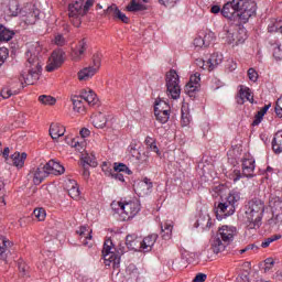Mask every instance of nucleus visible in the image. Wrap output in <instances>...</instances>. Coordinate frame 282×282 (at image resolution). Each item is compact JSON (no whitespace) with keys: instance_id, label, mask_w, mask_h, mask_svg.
<instances>
[{"instance_id":"1","label":"nucleus","mask_w":282,"mask_h":282,"mask_svg":"<svg viewBox=\"0 0 282 282\" xmlns=\"http://www.w3.org/2000/svg\"><path fill=\"white\" fill-rule=\"evenodd\" d=\"M41 44L35 42L29 45L28 51L25 52L26 63L25 69L22 70L20 75V82L25 83V85H35L41 78V59H39V55L41 54Z\"/></svg>"},{"instance_id":"2","label":"nucleus","mask_w":282,"mask_h":282,"mask_svg":"<svg viewBox=\"0 0 282 282\" xmlns=\"http://www.w3.org/2000/svg\"><path fill=\"white\" fill-rule=\"evenodd\" d=\"M263 213H265V203L261 198H253L248 202L246 206V217L248 221V228L254 230L261 228V219H263Z\"/></svg>"},{"instance_id":"3","label":"nucleus","mask_w":282,"mask_h":282,"mask_svg":"<svg viewBox=\"0 0 282 282\" xmlns=\"http://www.w3.org/2000/svg\"><path fill=\"white\" fill-rule=\"evenodd\" d=\"M237 235V228L228 225H224L218 229L216 237L212 239V250L215 254L224 252L226 246L231 243Z\"/></svg>"},{"instance_id":"4","label":"nucleus","mask_w":282,"mask_h":282,"mask_svg":"<svg viewBox=\"0 0 282 282\" xmlns=\"http://www.w3.org/2000/svg\"><path fill=\"white\" fill-rule=\"evenodd\" d=\"M165 87L167 96H171L173 100H178L182 88L180 87V75L175 69H171L165 75Z\"/></svg>"},{"instance_id":"5","label":"nucleus","mask_w":282,"mask_h":282,"mask_svg":"<svg viewBox=\"0 0 282 282\" xmlns=\"http://www.w3.org/2000/svg\"><path fill=\"white\" fill-rule=\"evenodd\" d=\"M102 257L105 265H111L116 270V268H120V256L113 252V241L111 239H107L104 243Z\"/></svg>"},{"instance_id":"6","label":"nucleus","mask_w":282,"mask_h":282,"mask_svg":"<svg viewBox=\"0 0 282 282\" xmlns=\"http://www.w3.org/2000/svg\"><path fill=\"white\" fill-rule=\"evenodd\" d=\"M239 6V23H248L251 17L257 15V2L252 0H240Z\"/></svg>"},{"instance_id":"7","label":"nucleus","mask_w":282,"mask_h":282,"mask_svg":"<svg viewBox=\"0 0 282 282\" xmlns=\"http://www.w3.org/2000/svg\"><path fill=\"white\" fill-rule=\"evenodd\" d=\"M239 6L241 0H231L224 4L221 14L225 19L239 23Z\"/></svg>"},{"instance_id":"8","label":"nucleus","mask_w":282,"mask_h":282,"mask_svg":"<svg viewBox=\"0 0 282 282\" xmlns=\"http://www.w3.org/2000/svg\"><path fill=\"white\" fill-rule=\"evenodd\" d=\"M272 217L268 220L271 228L282 226V200L281 198H274L270 202Z\"/></svg>"},{"instance_id":"9","label":"nucleus","mask_w":282,"mask_h":282,"mask_svg":"<svg viewBox=\"0 0 282 282\" xmlns=\"http://www.w3.org/2000/svg\"><path fill=\"white\" fill-rule=\"evenodd\" d=\"M65 63V51L63 48H57L53 51L48 64L46 65V72H54L55 69H58L61 65Z\"/></svg>"},{"instance_id":"10","label":"nucleus","mask_w":282,"mask_h":282,"mask_svg":"<svg viewBox=\"0 0 282 282\" xmlns=\"http://www.w3.org/2000/svg\"><path fill=\"white\" fill-rule=\"evenodd\" d=\"M20 13L22 14L23 21L24 23H26V25H34V23L39 21L41 11L39 10V8H36V6L29 4L24 7Z\"/></svg>"},{"instance_id":"11","label":"nucleus","mask_w":282,"mask_h":282,"mask_svg":"<svg viewBox=\"0 0 282 282\" xmlns=\"http://www.w3.org/2000/svg\"><path fill=\"white\" fill-rule=\"evenodd\" d=\"M1 9L6 17H19L22 11L19 0H4L1 4Z\"/></svg>"},{"instance_id":"12","label":"nucleus","mask_w":282,"mask_h":282,"mask_svg":"<svg viewBox=\"0 0 282 282\" xmlns=\"http://www.w3.org/2000/svg\"><path fill=\"white\" fill-rule=\"evenodd\" d=\"M139 213L140 203L138 200L126 202L121 205V215H126L123 219H133Z\"/></svg>"},{"instance_id":"13","label":"nucleus","mask_w":282,"mask_h":282,"mask_svg":"<svg viewBox=\"0 0 282 282\" xmlns=\"http://www.w3.org/2000/svg\"><path fill=\"white\" fill-rule=\"evenodd\" d=\"M154 116L161 124H166L169 122V105L165 101H156L154 106Z\"/></svg>"},{"instance_id":"14","label":"nucleus","mask_w":282,"mask_h":282,"mask_svg":"<svg viewBox=\"0 0 282 282\" xmlns=\"http://www.w3.org/2000/svg\"><path fill=\"white\" fill-rule=\"evenodd\" d=\"M230 215H235V206L226 203H219L216 207V219L221 221V219H226V217H230Z\"/></svg>"},{"instance_id":"15","label":"nucleus","mask_w":282,"mask_h":282,"mask_svg":"<svg viewBox=\"0 0 282 282\" xmlns=\"http://www.w3.org/2000/svg\"><path fill=\"white\" fill-rule=\"evenodd\" d=\"M86 51H87V41L85 40L79 41L77 46L73 48L70 52L72 61H75V63H78V61H83V56L85 55Z\"/></svg>"},{"instance_id":"16","label":"nucleus","mask_w":282,"mask_h":282,"mask_svg":"<svg viewBox=\"0 0 282 282\" xmlns=\"http://www.w3.org/2000/svg\"><path fill=\"white\" fill-rule=\"evenodd\" d=\"M80 14H83V0H76L68 6V17L69 19H75L78 23Z\"/></svg>"},{"instance_id":"17","label":"nucleus","mask_w":282,"mask_h":282,"mask_svg":"<svg viewBox=\"0 0 282 282\" xmlns=\"http://www.w3.org/2000/svg\"><path fill=\"white\" fill-rule=\"evenodd\" d=\"M50 175V170L47 167V164L40 165L36 171L34 172L33 182L35 186H39Z\"/></svg>"},{"instance_id":"18","label":"nucleus","mask_w":282,"mask_h":282,"mask_svg":"<svg viewBox=\"0 0 282 282\" xmlns=\"http://www.w3.org/2000/svg\"><path fill=\"white\" fill-rule=\"evenodd\" d=\"M214 34L213 32H208L206 33L204 36L199 35L197 37H195L194 40V47H209L210 43H213V37Z\"/></svg>"},{"instance_id":"19","label":"nucleus","mask_w":282,"mask_h":282,"mask_svg":"<svg viewBox=\"0 0 282 282\" xmlns=\"http://www.w3.org/2000/svg\"><path fill=\"white\" fill-rule=\"evenodd\" d=\"M254 159L242 160V175L243 177H254Z\"/></svg>"},{"instance_id":"20","label":"nucleus","mask_w":282,"mask_h":282,"mask_svg":"<svg viewBox=\"0 0 282 282\" xmlns=\"http://www.w3.org/2000/svg\"><path fill=\"white\" fill-rule=\"evenodd\" d=\"M126 246L128 250H142V240H140L135 235H128L126 237Z\"/></svg>"},{"instance_id":"21","label":"nucleus","mask_w":282,"mask_h":282,"mask_svg":"<svg viewBox=\"0 0 282 282\" xmlns=\"http://www.w3.org/2000/svg\"><path fill=\"white\" fill-rule=\"evenodd\" d=\"M46 169H48L50 175H63V173H65V167L55 160L48 161Z\"/></svg>"},{"instance_id":"22","label":"nucleus","mask_w":282,"mask_h":282,"mask_svg":"<svg viewBox=\"0 0 282 282\" xmlns=\"http://www.w3.org/2000/svg\"><path fill=\"white\" fill-rule=\"evenodd\" d=\"M80 96L82 99H84V102H87L89 107H95V105H98V96L96 95V93H94V90H84L82 91Z\"/></svg>"},{"instance_id":"23","label":"nucleus","mask_w":282,"mask_h":282,"mask_svg":"<svg viewBox=\"0 0 282 282\" xmlns=\"http://www.w3.org/2000/svg\"><path fill=\"white\" fill-rule=\"evenodd\" d=\"M50 135L52 140H58L65 135V127L61 123H52L50 127Z\"/></svg>"},{"instance_id":"24","label":"nucleus","mask_w":282,"mask_h":282,"mask_svg":"<svg viewBox=\"0 0 282 282\" xmlns=\"http://www.w3.org/2000/svg\"><path fill=\"white\" fill-rule=\"evenodd\" d=\"M10 160L13 166H17V169H23L25 160H28V154L25 152H23L22 154L15 152L10 156Z\"/></svg>"},{"instance_id":"25","label":"nucleus","mask_w":282,"mask_h":282,"mask_svg":"<svg viewBox=\"0 0 282 282\" xmlns=\"http://www.w3.org/2000/svg\"><path fill=\"white\" fill-rule=\"evenodd\" d=\"M8 248H12V242L8 238L0 235V259L6 261L8 259Z\"/></svg>"},{"instance_id":"26","label":"nucleus","mask_w":282,"mask_h":282,"mask_svg":"<svg viewBox=\"0 0 282 282\" xmlns=\"http://www.w3.org/2000/svg\"><path fill=\"white\" fill-rule=\"evenodd\" d=\"M155 241H158V235L153 234L147 236L141 241V249H143L144 252H151L153 246H155Z\"/></svg>"},{"instance_id":"27","label":"nucleus","mask_w":282,"mask_h":282,"mask_svg":"<svg viewBox=\"0 0 282 282\" xmlns=\"http://www.w3.org/2000/svg\"><path fill=\"white\" fill-rule=\"evenodd\" d=\"M240 98L238 99V105H243V100H248L251 105L254 102V97L252 96V91L248 87L241 86L239 90Z\"/></svg>"},{"instance_id":"28","label":"nucleus","mask_w":282,"mask_h":282,"mask_svg":"<svg viewBox=\"0 0 282 282\" xmlns=\"http://www.w3.org/2000/svg\"><path fill=\"white\" fill-rule=\"evenodd\" d=\"M96 74H98L96 68L88 66L79 70L77 76H78V80H90V78H94Z\"/></svg>"},{"instance_id":"29","label":"nucleus","mask_w":282,"mask_h":282,"mask_svg":"<svg viewBox=\"0 0 282 282\" xmlns=\"http://www.w3.org/2000/svg\"><path fill=\"white\" fill-rule=\"evenodd\" d=\"M77 235H79L83 246H89V241H91V230L87 227H80L77 230Z\"/></svg>"},{"instance_id":"30","label":"nucleus","mask_w":282,"mask_h":282,"mask_svg":"<svg viewBox=\"0 0 282 282\" xmlns=\"http://www.w3.org/2000/svg\"><path fill=\"white\" fill-rule=\"evenodd\" d=\"M72 102L74 111L77 113H85V100L80 95L72 97Z\"/></svg>"},{"instance_id":"31","label":"nucleus","mask_w":282,"mask_h":282,"mask_svg":"<svg viewBox=\"0 0 282 282\" xmlns=\"http://www.w3.org/2000/svg\"><path fill=\"white\" fill-rule=\"evenodd\" d=\"M273 152L279 154L282 153V130H279L272 140Z\"/></svg>"},{"instance_id":"32","label":"nucleus","mask_w":282,"mask_h":282,"mask_svg":"<svg viewBox=\"0 0 282 282\" xmlns=\"http://www.w3.org/2000/svg\"><path fill=\"white\" fill-rule=\"evenodd\" d=\"M221 39H226V42L229 45L236 43L237 39H235V31L230 26H224L223 33H220Z\"/></svg>"},{"instance_id":"33","label":"nucleus","mask_w":282,"mask_h":282,"mask_svg":"<svg viewBox=\"0 0 282 282\" xmlns=\"http://www.w3.org/2000/svg\"><path fill=\"white\" fill-rule=\"evenodd\" d=\"M221 61H224V57L219 54H213L208 61H207V69L209 72H213L217 65H221Z\"/></svg>"},{"instance_id":"34","label":"nucleus","mask_w":282,"mask_h":282,"mask_svg":"<svg viewBox=\"0 0 282 282\" xmlns=\"http://www.w3.org/2000/svg\"><path fill=\"white\" fill-rule=\"evenodd\" d=\"M161 232H162L163 239H165V240L171 239V237L173 235V223L166 221V223H164V225H161Z\"/></svg>"},{"instance_id":"35","label":"nucleus","mask_w":282,"mask_h":282,"mask_svg":"<svg viewBox=\"0 0 282 282\" xmlns=\"http://www.w3.org/2000/svg\"><path fill=\"white\" fill-rule=\"evenodd\" d=\"M93 124L94 127H96V129H105V127L107 126V117L99 112L93 118Z\"/></svg>"},{"instance_id":"36","label":"nucleus","mask_w":282,"mask_h":282,"mask_svg":"<svg viewBox=\"0 0 282 282\" xmlns=\"http://www.w3.org/2000/svg\"><path fill=\"white\" fill-rule=\"evenodd\" d=\"M12 36H14V32L0 24V42L8 43V41H12Z\"/></svg>"},{"instance_id":"37","label":"nucleus","mask_w":282,"mask_h":282,"mask_svg":"<svg viewBox=\"0 0 282 282\" xmlns=\"http://www.w3.org/2000/svg\"><path fill=\"white\" fill-rule=\"evenodd\" d=\"M268 32H280L282 34V20L271 19L268 25Z\"/></svg>"},{"instance_id":"38","label":"nucleus","mask_w":282,"mask_h":282,"mask_svg":"<svg viewBox=\"0 0 282 282\" xmlns=\"http://www.w3.org/2000/svg\"><path fill=\"white\" fill-rule=\"evenodd\" d=\"M128 12H142L147 10V6L137 2L135 0H131L130 3L127 6Z\"/></svg>"},{"instance_id":"39","label":"nucleus","mask_w":282,"mask_h":282,"mask_svg":"<svg viewBox=\"0 0 282 282\" xmlns=\"http://www.w3.org/2000/svg\"><path fill=\"white\" fill-rule=\"evenodd\" d=\"M80 165L88 167L93 166V169H96V166H98V162L96 161V158L89 156V154H87L86 156L82 158Z\"/></svg>"},{"instance_id":"40","label":"nucleus","mask_w":282,"mask_h":282,"mask_svg":"<svg viewBox=\"0 0 282 282\" xmlns=\"http://www.w3.org/2000/svg\"><path fill=\"white\" fill-rule=\"evenodd\" d=\"M239 199H241V193L238 191H231L227 196V203L229 206H235Z\"/></svg>"},{"instance_id":"41","label":"nucleus","mask_w":282,"mask_h":282,"mask_svg":"<svg viewBox=\"0 0 282 282\" xmlns=\"http://www.w3.org/2000/svg\"><path fill=\"white\" fill-rule=\"evenodd\" d=\"M39 102H41V105L52 107V106L56 105V98H54L53 96H50V95H41L39 97Z\"/></svg>"},{"instance_id":"42","label":"nucleus","mask_w":282,"mask_h":282,"mask_svg":"<svg viewBox=\"0 0 282 282\" xmlns=\"http://www.w3.org/2000/svg\"><path fill=\"white\" fill-rule=\"evenodd\" d=\"M185 94L189 96V98H195V95L197 91H199V86H196L195 84L187 83L184 88Z\"/></svg>"},{"instance_id":"43","label":"nucleus","mask_w":282,"mask_h":282,"mask_svg":"<svg viewBox=\"0 0 282 282\" xmlns=\"http://www.w3.org/2000/svg\"><path fill=\"white\" fill-rule=\"evenodd\" d=\"M234 39H236V42H234L231 45H241V43H243L247 39L246 30L245 29H239V31H237L235 33Z\"/></svg>"},{"instance_id":"44","label":"nucleus","mask_w":282,"mask_h":282,"mask_svg":"<svg viewBox=\"0 0 282 282\" xmlns=\"http://www.w3.org/2000/svg\"><path fill=\"white\" fill-rule=\"evenodd\" d=\"M119 11H120V9H118V6L111 4L105 11V17H108V19H116L118 17Z\"/></svg>"},{"instance_id":"45","label":"nucleus","mask_w":282,"mask_h":282,"mask_svg":"<svg viewBox=\"0 0 282 282\" xmlns=\"http://www.w3.org/2000/svg\"><path fill=\"white\" fill-rule=\"evenodd\" d=\"M227 177L234 182V184H237L240 178L243 177V174H241V170H232L231 172L228 173Z\"/></svg>"},{"instance_id":"46","label":"nucleus","mask_w":282,"mask_h":282,"mask_svg":"<svg viewBox=\"0 0 282 282\" xmlns=\"http://www.w3.org/2000/svg\"><path fill=\"white\" fill-rule=\"evenodd\" d=\"M113 172L115 173H127V175H131V170L124 164V163H115L113 166Z\"/></svg>"},{"instance_id":"47","label":"nucleus","mask_w":282,"mask_h":282,"mask_svg":"<svg viewBox=\"0 0 282 282\" xmlns=\"http://www.w3.org/2000/svg\"><path fill=\"white\" fill-rule=\"evenodd\" d=\"M145 144L147 147L150 148V150H152L154 153H156L158 155H160V149L158 148V145L155 144V139L151 138V137H147L145 138Z\"/></svg>"},{"instance_id":"48","label":"nucleus","mask_w":282,"mask_h":282,"mask_svg":"<svg viewBox=\"0 0 282 282\" xmlns=\"http://www.w3.org/2000/svg\"><path fill=\"white\" fill-rule=\"evenodd\" d=\"M19 94V90H12L10 87H4L1 90V97L7 100L8 98H11V96H17Z\"/></svg>"},{"instance_id":"49","label":"nucleus","mask_w":282,"mask_h":282,"mask_svg":"<svg viewBox=\"0 0 282 282\" xmlns=\"http://www.w3.org/2000/svg\"><path fill=\"white\" fill-rule=\"evenodd\" d=\"M53 43H54V45H57L58 47H63L64 45L67 44V40L65 39V36H63V34L57 33L54 36Z\"/></svg>"},{"instance_id":"50","label":"nucleus","mask_w":282,"mask_h":282,"mask_svg":"<svg viewBox=\"0 0 282 282\" xmlns=\"http://www.w3.org/2000/svg\"><path fill=\"white\" fill-rule=\"evenodd\" d=\"M101 61H102V56L100 55V53H96L93 56V69H96V72H98V69H100V65H101Z\"/></svg>"},{"instance_id":"51","label":"nucleus","mask_w":282,"mask_h":282,"mask_svg":"<svg viewBox=\"0 0 282 282\" xmlns=\"http://www.w3.org/2000/svg\"><path fill=\"white\" fill-rule=\"evenodd\" d=\"M279 239H281V235H273L261 242V248H269L270 243H273V241H279Z\"/></svg>"},{"instance_id":"52","label":"nucleus","mask_w":282,"mask_h":282,"mask_svg":"<svg viewBox=\"0 0 282 282\" xmlns=\"http://www.w3.org/2000/svg\"><path fill=\"white\" fill-rule=\"evenodd\" d=\"M33 215H34V217H36V219H39V221L45 220L46 214H45V209H43V208L34 209Z\"/></svg>"},{"instance_id":"53","label":"nucleus","mask_w":282,"mask_h":282,"mask_svg":"<svg viewBox=\"0 0 282 282\" xmlns=\"http://www.w3.org/2000/svg\"><path fill=\"white\" fill-rule=\"evenodd\" d=\"M9 55L10 52L8 51L7 47H0V65H3V63H6Z\"/></svg>"},{"instance_id":"54","label":"nucleus","mask_w":282,"mask_h":282,"mask_svg":"<svg viewBox=\"0 0 282 282\" xmlns=\"http://www.w3.org/2000/svg\"><path fill=\"white\" fill-rule=\"evenodd\" d=\"M68 195L72 199H78L80 197V189L73 185L72 188L68 189Z\"/></svg>"},{"instance_id":"55","label":"nucleus","mask_w":282,"mask_h":282,"mask_svg":"<svg viewBox=\"0 0 282 282\" xmlns=\"http://www.w3.org/2000/svg\"><path fill=\"white\" fill-rule=\"evenodd\" d=\"M124 203L122 202H116L113 200L111 203V208L112 210H115V213H118L119 215H122V206H123Z\"/></svg>"},{"instance_id":"56","label":"nucleus","mask_w":282,"mask_h":282,"mask_svg":"<svg viewBox=\"0 0 282 282\" xmlns=\"http://www.w3.org/2000/svg\"><path fill=\"white\" fill-rule=\"evenodd\" d=\"M199 76H200L199 73H195L194 75H192L189 77V82L188 83L191 85H196V87H200L199 82L202 80V78Z\"/></svg>"},{"instance_id":"57","label":"nucleus","mask_w":282,"mask_h":282,"mask_svg":"<svg viewBox=\"0 0 282 282\" xmlns=\"http://www.w3.org/2000/svg\"><path fill=\"white\" fill-rule=\"evenodd\" d=\"M248 76H249V80H251L252 83H257V80L259 79V74L254 68L248 69Z\"/></svg>"},{"instance_id":"58","label":"nucleus","mask_w":282,"mask_h":282,"mask_svg":"<svg viewBox=\"0 0 282 282\" xmlns=\"http://www.w3.org/2000/svg\"><path fill=\"white\" fill-rule=\"evenodd\" d=\"M274 268V259L272 258H267L264 260V272H270Z\"/></svg>"},{"instance_id":"59","label":"nucleus","mask_w":282,"mask_h":282,"mask_svg":"<svg viewBox=\"0 0 282 282\" xmlns=\"http://www.w3.org/2000/svg\"><path fill=\"white\" fill-rule=\"evenodd\" d=\"M177 1L178 0H159V3L165 8H175Z\"/></svg>"},{"instance_id":"60","label":"nucleus","mask_w":282,"mask_h":282,"mask_svg":"<svg viewBox=\"0 0 282 282\" xmlns=\"http://www.w3.org/2000/svg\"><path fill=\"white\" fill-rule=\"evenodd\" d=\"M263 116L264 115H262V112L258 111L254 117V120L252 121V126L258 127V124H261V120H263Z\"/></svg>"},{"instance_id":"61","label":"nucleus","mask_w":282,"mask_h":282,"mask_svg":"<svg viewBox=\"0 0 282 282\" xmlns=\"http://www.w3.org/2000/svg\"><path fill=\"white\" fill-rule=\"evenodd\" d=\"M273 56L276 61H281L282 58V50H281V46H275L273 48Z\"/></svg>"},{"instance_id":"62","label":"nucleus","mask_w":282,"mask_h":282,"mask_svg":"<svg viewBox=\"0 0 282 282\" xmlns=\"http://www.w3.org/2000/svg\"><path fill=\"white\" fill-rule=\"evenodd\" d=\"M119 21H122V23H129V18L127 17V14L122 13V11L119 10V12L117 13V18Z\"/></svg>"},{"instance_id":"63","label":"nucleus","mask_w":282,"mask_h":282,"mask_svg":"<svg viewBox=\"0 0 282 282\" xmlns=\"http://www.w3.org/2000/svg\"><path fill=\"white\" fill-rule=\"evenodd\" d=\"M208 278V275H206V273H198L196 274V276L194 278V282H205L206 279Z\"/></svg>"},{"instance_id":"64","label":"nucleus","mask_w":282,"mask_h":282,"mask_svg":"<svg viewBox=\"0 0 282 282\" xmlns=\"http://www.w3.org/2000/svg\"><path fill=\"white\" fill-rule=\"evenodd\" d=\"M275 113L278 118H282V106L279 104V99L275 102Z\"/></svg>"}]
</instances>
